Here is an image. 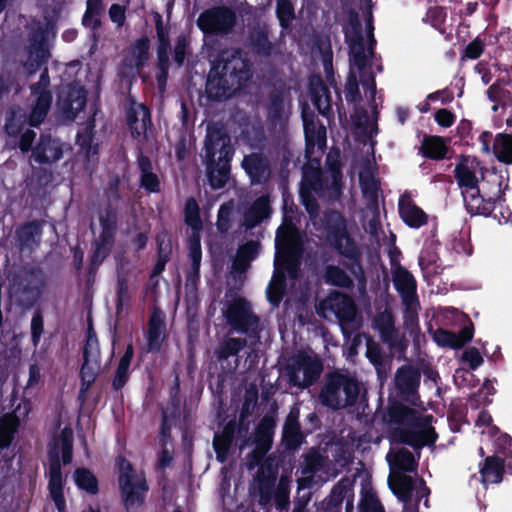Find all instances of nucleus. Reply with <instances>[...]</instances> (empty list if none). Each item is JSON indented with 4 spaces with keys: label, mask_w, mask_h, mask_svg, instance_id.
I'll return each instance as SVG.
<instances>
[{
    "label": "nucleus",
    "mask_w": 512,
    "mask_h": 512,
    "mask_svg": "<svg viewBox=\"0 0 512 512\" xmlns=\"http://www.w3.org/2000/svg\"><path fill=\"white\" fill-rule=\"evenodd\" d=\"M134 358V346L129 342L123 355L120 357L111 380V388L114 392H121L131 377L130 366Z\"/></svg>",
    "instance_id": "obj_33"
},
{
    "label": "nucleus",
    "mask_w": 512,
    "mask_h": 512,
    "mask_svg": "<svg viewBox=\"0 0 512 512\" xmlns=\"http://www.w3.org/2000/svg\"><path fill=\"white\" fill-rule=\"evenodd\" d=\"M324 282L338 288L350 289L354 286L353 279L338 265L329 264L324 269Z\"/></svg>",
    "instance_id": "obj_44"
},
{
    "label": "nucleus",
    "mask_w": 512,
    "mask_h": 512,
    "mask_svg": "<svg viewBox=\"0 0 512 512\" xmlns=\"http://www.w3.org/2000/svg\"><path fill=\"white\" fill-rule=\"evenodd\" d=\"M326 302L340 324H350L355 320L357 307L354 300L349 295L334 292Z\"/></svg>",
    "instance_id": "obj_25"
},
{
    "label": "nucleus",
    "mask_w": 512,
    "mask_h": 512,
    "mask_svg": "<svg viewBox=\"0 0 512 512\" xmlns=\"http://www.w3.org/2000/svg\"><path fill=\"white\" fill-rule=\"evenodd\" d=\"M28 122V117L20 111L10 110L6 114L4 130L10 137L18 136L24 125Z\"/></svg>",
    "instance_id": "obj_56"
},
{
    "label": "nucleus",
    "mask_w": 512,
    "mask_h": 512,
    "mask_svg": "<svg viewBox=\"0 0 512 512\" xmlns=\"http://www.w3.org/2000/svg\"><path fill=\"white\" fill-rule=\"evenodd\" d=\"M454 176L458 186L462 189V196L467 212L470 214L468 197L478 194L479 180L474 170L464 163H458L454 169Z\"/></svg>",
    "instance_id": "obj_30"
},
{
    "label": "nucleus",
    "mask_w": 512,
    "mask_h": 512,
    "mask_svg": "<svg viewBox=\"0 0 512 512\" xmlns=\"http://www.w3.org/2000/svg\"><path fill=\"white\" fill-rule=\"evenodd\" d=\"M44 333V315L41 309H36L30 323L31 342L37 348Z\"/></svg>",
    "instance_id": "obj_63"
},
{
    "label": "nucleus",
    "mask_w": 512,
    "mask_h": 512,
    "mask_svg": "<svg viewBox=\"0 0 512 512\" xmlns=\"http://www.w3.org/2000/svg\"><path fill=\"white\" fill-rule=\"evenodd\" d=\"M51 53L48 47V31L44 26H38L29 34L28 59L24 63L28 75L38 72L42 66H45L40 74L39 81L30 86L31 93L40 91H50L49 71L46 66Z\"/></svg>",
    "instance_id": "obj_8"
},
{
    "label": "nucleus",
    "mask_w": 512,
    "mask_h": 512,
    "mask_svg": "<svg viewBox=\"0 0 512 512\" xmlns=\"http://www.w3.org/2000/svg\"><path fill=\"white\" fill-rule=\"evenodd\" d=\"M349 22L355 34L353 38L347 40L349 44L350 62L358 70L362 71L365 67L369 66V60L365 54L362 25L356 12L351 13Z\"/></svg>",
    "instance_id": "obj_18"
},
{
    "label": "nucleus",
    "mask_w": 512,
    "mask_h": 512,
    "mask_svg": "<svg viewBox=\"0 0 512 512\" xmlns=\"http://www.w3.org/2000/svg\"><path fill=\"white\" fill-rule=\"evenodd\" d=\"M349 485L343 480L333 486L330 494L322 502V512H341L343 500Z\"/></svg>",
    "instance_id": "obj_45"
},
{
    "label": "nucleus",
    "mask_w": 512,
    "mask_h": 512,
    "mask_svg": "<svg viewBox=\"0 0 512 512\" xmlns=\"http://www.w3.org/2000/svg\"><path fill=\"white\" fill-rule=\"evenodd\" d=\"M235 149L226 128L219 123L209 124L204 139V163L209 185L218 190L226 186Z\"/></svg>",
    "instance_id": "obj_2"
},
{
    "label": "nucleus",
    "mask_w": 512,
    "mask_h": 512,
    "mask_svg": "<svg viewBox=\"0 0 512 512\" xmlns=\"http://www.w3.org/2000/svg\"><path fill=\"white\" fill-rule=\"evenodd\" d=\"M145 353L157 354L167 339L166 317L159 307H154L147 323Z\"/></svg>",
    "instance_id": "obj_14"
},
{
    "label": "nucleus",
    "mask_w": 512,
    "mask_h": 512,
    "mask_svg": "<svg viewBox=\"0 0 512 512\" xmlns=\"http://www.w3.org/2000/svg\"><path fill=\"white\" fill-rule=\"evenodd\" d=\"M132 294L129 290L128 279L124 274L117 275L116 283V314L120 315L125 306H129Z\"/></svg>",
    "instance_id": "obj_54"
},
{
    "label": "nucleus",
    "mask_w": 512,
    "mask_h": 512,
    "mask_svg": "<svg viewBox=\"0 0 512 512\" xmlns=\"http://www.w3.org/2000/svg\"><path fill=\"white\" fill-rule=\"evenodd\" d=\"M276 249L274 259L275 276L279 277L280 271H286L290 278L296 279L300 269L298 253L292 246H280L278 242H276Z\"/></svg>",
    "instance_id": "obj_26"
},
{
    "label": "nucleus",
    "mask_w": 512,
    "mask_h": 512,
    "mask_svg": "<svg viewBox=\"0 0 512 512\" xmlns=\"http://www.w3.org/2000/svg\"><path fill=\"white\" fill-rule=\"evenodd\" d=\"M117 482L126 511L144 505L149 486L144 474L138 475L132 463L124 456L116 458Z\"/></svg>",
    "instance_id": "obj_9"
},
{
    "label": "nucleus",
    "mask_w": 512,
    "mask_h": 512,
    "mask_svg": "<svg viewBox=\"0 0 512 512\" xmlns=\"http://www.w3.org/2000/svg\"><path fill=\"white\" fill-rule=\"evenodd\" d=\"M31 94L36 96V101L28 115V124L32 127H38L43 123L49 112V109L52 105L53 96L51 91H40Z\"/></svg>",
    "instance_id": "obj_38"
},
{
    "label": "nucleus",
    "mask_w": 512,
    "mask_h": 512,
    "mask_svg": "<svg viewBox=\"0 0 512 512\" xmlns=\"http://www.w3.org/2000/svg\"><path fill=\"white\" fill-rule=\"evenodd\" d=\"M184 221L192 230L191 233H201L203 222L200 215V207L194 197H188L184 205Z\"/></svg>",
    "instance_id": "obj_50"
},
{
    "label": "nucleus",
    "mask_w": 512,
    "mask_h": 512,
    "mask_svg": "<svg viewBox=\"0 0 512 512\" xmlns=\"http://www.w3.org/2000/svg\"><path fill=\"white\" fill-rule=\"evenodd\" d=\"M76 144L79 146L80 152L84 154L88 161L98 155L99 146L97 143H94V133L92 128L86 127L82 131H79L76 136Z\"/></svg>",
    "instance_id": "obj_51"
},
{
    "label": "nucleus",
    "mask_w": 512,
    "mask_h": 512,
    "mask_svg": "<svg viewBox=\"0 0 512 512\" xmlns=\"http://www.w3.org/2000/svg\"><path fill=\"white\" fill-rule=\"evenodd\" d=\"M296 367L303 372V378L293 372L290 375V381L293 385L308 388L315 384L323 371V364L319 359L312 358L308 355L299 356L296 361Z\"/></svg>",
    "instance_id": "obj_21"
},
{
    "label": "nucleus",
    "mask_w": 512,
    "mask_h": 512,
    "mask_svg": "<svg viewBox=\"0 0 512 512\" xmlns=\"http://www.w3.org/2000/svg\"><path fill=\"white\" fill-rule=\"evenodd\" d=\"M474 335V325L468 318L467 324L459 332H452L444 328H437L433 332V340L440 347L461 349L470 342Z\"/></svg>",
    "instance_id": "obj_19"
},
{
    "label": "nucleus",
    "mask_w": 512,
    "mask_h": 512,
    "mask_svg": "<svg viewBox=\"0 0 512 512\" xmlns=\"http://www.w3.org/2000/svg\"><path fill=\"white\" fill-rule=\"evenodd\" d=\"M238 17L235 10L225 5H215L202 11L196 25L204 35L225 36L233 32Z\"/></svg>",
    "instance_id": "obj_10"
},
{
    "label": "nucleus",
    "mask_w": 512,
    "mask_h": 512,
    "mask_svg": "<svg viewBox=\"0 0 512 512\" xmlns=\"http://www.w3.org/2000/svg\"><path fill=\"white\" fill-rule=\"evenodd\" d=\"M276 17L283 30H289L295 19V9L291 0H277Z\"/></svg>",
    "instance_id": "obj_57"
},
{
    "label": "nucleus",
    "mask_w": 512,
    "mask_h": 512,
    "mask_svg": "<svg viewBox=\"0 0 512 512\" xmlns=\"http://www.w3.org/2000/svg\"><path fill=\"white\" fill-rule=\"evenodd\" d=\"M125 118L133 139L139 140L141 137H146L147 130L152 126L151 111L146 104L138 103L130 94L125 106Z\"/></svg>",
    "instance_id": "obj_11"
},
{
    "label": "nucleus",
    "mask_w": 512,
    "mask_h": 512,
    "mask_svg": "<svg viewBox=\"0 0 512 512\" xmlns=\"http://www.w3.org/2000/svg\"><path fill=\"white\" fill-rule=\"evenodd\" d=\"M149 49L150 40L146 35L141 36L134 42L131 48V55L133 56V62L136 63L138 70H142L149 60Z\"/></svg>",
    "instance_id": "obj_58"
},
{
    "label": "nucleus",
    "mask_w": 512,
    "mask_h": 512,
    "mask_svg": "<svg viewBox=\"0 0 512 512\" xmlns=\"http://www.w3.org/2000/svg\"><path fill=\"white\" fill-rule=\"evenodd\" d=\"M421 374L419 370L411 365H403L396 371L395 386L399 394L408 399L414 395L420 385Z\"/></svg>",
    "instance_id": "obj_29"
},
{
    "label": "nucleus",
    "mask_w": 512,
    "mask_h": 512,
    "mask_svg": "<svg viewBox=\"0 0 512 512\" xmlns=\"http://www.w3.org/2000/svg\"><path fill=\"white\" fill-rule=\"evenodd\" d=\"M306 435L301 430L299 422V411L292 409L283 424L281 443L284 450L294 452L300 448L305 441Z\"/></svg>",
    "instance_id": "obj_22"
},
{
    "label": "nucleus",
    "mask_w": 512,
    "mask_h": 512,
    "mask_svg": "<svg viewBox=\"0 0 512 512\" xmlns=\"http://www.w3.org/2000/svg\"><path fill=\"white\" fill-rule=\"evenodd\" d=\"M63 143L51 134H40L31 158L39 165H52L63 158Z\"/></svg>",
    "instance_id": "obj_15"
},
{
    "label": "nucleus",
    "mask_w": 512,
    "mask_h": 512,
    "mask_svg": "<svg viewBox=\"0 0 512 512\" xmlns=\"http://www.w3.org/2000/svg\"><path fill=\"white\" fill-rule=\"evenodd\" d=\"M431 419L432 416H427L424 419L420 418V424L413 427L417 428L419 443L418 449H421L424 446L434 445L438 439V434L430 423Z\"/></svg>",
    "instance_id": "obj_53"
},
{
    "label": "nucleus",
    "mask_w": 512,
    "mask_h": 512,
    "mask_svg": "<svg viewBox=\"0 0 512 512\" xmlns=\"http://www.w3.org/2000/svg\"><path fill=\"white\" fill-rule=\"evenodd\" d=\"M305 135V156L310 159L314 153L315 146L323 150L326 147V128L319 124L312 129H304Z\"/></svg>",
    "instance_id": "obj_47"
},
{
    "label": "nucleus",
    "mask_w": 512,
    "mask_h": 512,
    "mask_svg": "<svg viewBox=\"0 0 512 512\" xmlns=\"http://www.w3.org/2000/svg\"><path fill=\"white\" fill-rule=\"evenodd\" d=\"M20 425V418L15 412L5 413L0 416V453L12 445Z\"/></svg>",
    "instance_id": "obj_37"
},
{
    "label": "nucleus",
    "mask_w": 512,
    "mask_h": 512,
    "mask_svg": "<svg viewBox=\"0 0 512 512\" xmlns=\"http://www.w3.org/2000/svg\"><path fill=\"white\" fill-rule=\"evenodd\" d=\"M325 229L327 243L342 259V266L347 269L359 283H365L366 277L363 267V253L358 243L350 235L344 217L334 212L333 217L327 220Z\"/></svg>",
    "instance_id": "obj_3"
},
{
    "label": "nucleus",
    "mask_w": 512,
    "mask_h": 512,
    "mask_svg": "<svg viewBox=\"0 0 512 512\" xmlns=\"http://www.w3.org/2000/svg\"><path fill=\"white\" fill-rule=\"evenodd\" d=\"M272 213L270 199L262 195L254 200L251 206L243 214L242 225L246 230H252L262 221L268 219Z\"/></svg>",
    "instance_id": "obj_31"
},
{
    "label": "nucleus",
    "mask_w": 512,
    "mask_h": 512,
    "mask_svg": "<svg viewBox=\"0 0 512 512\" xmlns=\"http://www.w3.org/2000/svg\"><path fill=\"white\" fill-rule=\"evenodd\" d=\"M487 97L494 102L492 110L498 111L499 108L505 113L512 108V80L510 78L497 79L488 89Z\"/></svg>",
    "instance_id": "obj_28"
},
{
    "label": "nucleus",
    "mask_w": 512,
    "mask_h": 512,
    "mask_svg": "<svg viewBox=\"0 0 512 512\" xmlns=\"http://www.w3.org/2000/svg\"><path fill=\"white\" fill-rule=\"evenodd\" d=\"M449 147L445 139L437 135H425L422 139L420 152L423 157L430 160L446 158Z\"/></svg>",
    "instance_id": "obj_40"
},
{
    "label": "nucleus",
    "mask_w": 512,
    "mask_h": 512,
    "mask_svg": "<svg viewBox=\"0 0 512 512\" xmlns=\"http://www.w3.org/2000/svg\"><path fill=\"white\" fill-rule=\"evenodd\" d=\"M266 112L267 119L274 126L287 122L288 114L286 113V93L284 90L275 88L269 92Z\"/></svg>",
    "instance_id": "obj_32"
},
{
    "label": "nucleus",
    "mask_w": 512,
    "mask_h": 512,
    "mask_svg": "<svg viewBox=\"0 0 512 512\" xmlns=\"http://www.w3.org/2000/svg\"><path fill=\"white\" fill-rule=\"evenodd\" d=\"M328 186V178L324 177L320 167L310 165L304 168L301 188H307L309 191L322 195L328 189Z\"/></svg>",
    "instance_id": "obj_41"
},
{
    "label": "nucleus",
    "mask_w": 512,
    "mask_h": 512,
    "mask_svg": "<svg viewBox=\"0 0 512 512\" xmlns=\"http://www.w3.org/2000/svg\"><path fill=\"white\" fill-rule=\"evenodd\" d=\"M45 221L31 220L22 223L15 231L20 250L33 251L41 243Z\"/></svg>",
    "instance_id": "obj_24"
},
{
    "label": "nucleus",
    "mask_w": 512,
    "mask_h": 512,
    "mask_svg": "<svg viewBox=\"0 0 512 512\" xmlns=\"http://www.w3.org/2000/svg\"><path fill=\"white\" fill-rule=\"evenodd\" d=\"M83 362L79 371L80 389L79 398H84L95 383L99 374V358L82 357Z\"/></svg>",
    "instance_id": "obj_39"
},
{
    "label": "nucleus",
    "mask_w": 512,
    "mask_h": 512,
    "mask_svg": "<svg viewBox=\"0 0 512 512\" xmlns=\"http://www.w3.org/2000/svg\"><path fill=\"white\" fill-rule=\"evenodd\" d=\"M153 18L155 22V30L158 41L156 52H170L171 43L169 36V28L164 26L162 15L159 12H154Z\"/></svg>",
    "instance_id": "obj_59"
},
{
    "label": "nucleus",
    "mask_w": 512,
    "mask_h": 512,
    "mask_svg": "<svg viewBox=\"0 0 512 512\" xmlns=\"http://www.w3.org/2000/svg\"><path fill=\"white\" fill-rule=\"evenodd\" d=\"M141 70H138L136 63L132 59L124 58L118 69V77L126 85V90L130 93L133 83L136 81L137 75Z\"/></svg>",
    "instance_id": "obj_60"
},
{
    "label": "nucleus",
    "mask_w": 512,
    "mask_h": 512,
    "mask_svg": "<svg viewBox=\"0 0 512 512\" xmlns=\"http://www.w3.org/2000/svg\"><path fill=\"white\" fill-rule=\"evenodd\" d=\"M233 206L231 203H223L217 213L216 227L220 233H227L232 226Z\"/></svg>",
    "instance_id": "obj_64"
},
{
    "label": "nucleus",
    "mask_w": 512,
    "mask_h": 512,
    "mask_svg": "<svg viewBox=\"0 0 512 512\" xmlns=\"http://www.w3.org/2000/svg\"><path fill=\"white\" fill-rule=\"evenodd\" d=\"M87 91L77 83H71L59 94L58 105L63 114L74 119L86 106Z\"/></svg>",
    "instance_id": "obj_17"
},
{
    "label": "nucleus",
    "mask_w": 512,
    "mask_h": 512,
    "mask_svg": "<svg viewBox=\"0 0 512 512\" xmlns=\"http://www.w3.org/2000/svg\"><path fill=\"white\" fill-rule=\"evenodd\" d=\"M45 286V276L39 267H24L13 275L9 292L16 305L27 310L40 301Z\"/></svg>",
    "instance_id": "obj_6"
},
{
    "label": "nucleus",
    "mask_w": 512,
    "mask_h": 512,
    "mask_svg": "<svg viewBox=\"0 0 512 512\" xmlns=\"http://www.w3.org/2000/svg\"><path fill=\"white\" fill-rule=\"evenodd\" d=\"M276 422L273 416L265 415L258 423L255 434V447L262 448L266 451L271 449L273 443V434Z\"/></svg>",
    "instance_id": "obj_42"
},
{
    "label": "nucleus",
    "mask_w": 512,
    "mask_h": 512,
    "mask_svg": "<svg viewBox=\"0 0 512 512\" xmlns=\"http://www.w3.org/2000/svg\"><path fill=\"white\" fill-rule=\"evenodd\" d=\"M73 476L78 489L85 491L90 495H96L99 492V481L94 473L88 468H76Z\"/></svg>",
    "instance_id": "obj_48"
},
{
    "label": "nucleus",
    "mask_w": 512,
    "mask_h": 512,
    "mask_svg": "<svg viewBox=\"0 0 512 512\" xmlns=\"http://www.w3.org/2000/svg\"><path fill=\"white\" fill-rule=\"evenodd\" d=\"M481 483L499 484L502 482L505 473V460L497 455L488 456L480 465L479 470Z\"/></svg>",
    "instance_id": "obj_35"
},
{
    "label": "nucleus",
    "mask_w": 512,
    "mask_h": 512,
    "mask_svg": "<svg viewBox=\"0 0 512 512\" xmlns=\"http://www.w3.org/2000/svg\"><path fill=\"white\" fill-rule=\"evenodd\" d=\"M393 470L401 473L413 472L417 468V462L413 453L407 448H400L394 455L393 461L390 462Z\"/></svg>",
    "instance_id": "obj_52"
},
{
    "label": "nucleus",
    "mask_w": 512,
    "mask_h": 512,
    "mask_svg": "<svg viewBox=\"0 0 512 512\" xmlns=\"http://www.w3.org/2000/svg\"><path fill=\"white\" fill-rule=\"evenodd\" d=\"M393 284L399 293L403 304L410 308L414 304H419L417 296V283L413 274L405 267L399 265L393 271Z\"/></svg>",
    "instance_id": "obj_20"
},
{
    "label": "nucleus",
    "mask_w": 512,
    "mask_h": 512,
    "mask_svg": "<svg viewBox=\"0 0 512 512\" xmlns=\"http://www.w3.org/2000/svg\"><path fill=\"white\" fill-rule=\"evenodd\" d=\"M492 149L498 161L507 165L512 164V134L498 133Z\"/></svg>",
    "instance_id": "obj_49"
},
{
    "label": "nucleus",
    "mask_w": 512,
    "mask_h": 512,
    "mask_svg": "<svg viewBox=\"0 0 512 512\" xmlns=\"http://www.w3.org/2000/svg\"><path fill=\"white\" fill-rule=\"evenodd\" d=\"M360 385L358 379L347 372H327L318 395L319 402L332 410L353 407L359 398Z\"/></svg>",
    "instance_id": "obj_4"
},
{
    "label": "nucleus",
    "mask_w": 512,
    "mask_h": 512,
    "mask_svg": "<svg viewBox=\"0 0 512 512\" xmlns=\"http://www.w3.org/2000/svg\"><path fill=\"white\" fill-rule=\"evenodd\" d=\"M387 416L390 423L411 428L419 425L421 418L417 410L410 408L399 401H392L389 403Z\"/></svg>",
    "instance_id": "obj_34"
},
{
    "label": "nucleus",
    "mask_w": 512,
    "mask_h": 512,
    "mask_svg": "<svg viewBox=\"0 0 512 512\" xmlns=\"http://www.w3.org/2000/svg\"><path fill=\"white\" fill-rule=\"evenodd\" d=\"M251 346L250 339L230 337L223 340L214 351L215 357L219 361L228 360L230 357L238 356L239 352L245 347Z\"/></svg>",
    "instance_id": "obj_43"
},
{
    "label": "nucleus",
    "mask_w": 512,
    "mask_h": 512,
    "mask_svg": "<svg viewBox=\"0 0 512 512\" xmlns=\"http://www.w3.org/2000/svg\"><path fill=\"white\" fill-rule=\"evenodd\" d=\"M136 162L140 173V187L149 194L160 193L161 181L159 176L153 171V164L150 157L145 155L142 150L139 149Z\"/></svg>",
    "instance_id": "obj_27"
},
{
    "label": "nucleus",
    "mask_w": 512,
    "mask_h": 512,
    "mask_svg": "<svg viewBox=\"0 0 512 512\" xmlns=\"http://www.w3.org/2000/svg\"><path fill=\"white\" fill-rule=\"evenodd\" d=\"M398 213L401 220L412 229H419L428 222V214L411 199L408 192L399 198Z\"/></svg>",
    "instance_id": "obj_23"
},
{
    "label": "nucleus",
    "mask_w": 512,
    "mask_h": 512,
    "mask_svg": "<svg viewBox=\"0 0 512 512\" xmlns=\"http://www.w3.org/2000/svg\"><path fill=\"white\" fill-rule=\"evenodd\" d=\"M505 173L506 176L496 168L482 171L478 194L467 196L471 216L490 217L496 208V204L505 202V191L509 187L507 169H505Z\"/></svg>",
    "instance_id": "obj_5"
},
{
    "label": "nucleus",
    "mask_w": 512,
    "mask_h": 512,
    "mask_svg": "<svg viewBox=\"0 0 512 512\" xmlns=\"http://www.w3.org/2000/svg\"><path fill=\"white\" fill-rule=\"evenodd\" d=\"M373 325L380 333L383 341L391 342L395 340L397 330L395 328L394 316L391 311L384 310L383 312L378 313L374 318Z\"/></svg>",
    "instance_id": "obj_46"
},
{
    "label": "nucleus",
    "mask_w": 512,
    "mask_h": 512,
    "mask_svg": "<svg viewBox=\"0 0 512 512\" xmlns=\"http://www.w3.org/2000/svg\"><path fill=\"white\" fill-rule=\"evenodd\" d=\"M241 166L249 177L251 185H263L271 177V163L262 152L244 155Z\"/></svg>",
    "instance_id": "obj_16"
},
{
    "label": "nucleus",
    "mask_w": 512,
    "mask_h": 512,
    "mask_svg": "<svg viewBox=\"0 0 512 512\" xmlns=\"http://www.w3.org/2000/svg\"><path fill=\"white\" fill-rule=\"evenodd\" d=\"M223 316L232 332L250 339L251 346L259 343L262 331L261 321L246 298L236 297L230 300L226 304Z\"/></svg>",
    "instance_id": "obj_7"
},
{
    "label": "nucleus",
    "mask_w": 512,
    "mask_h": 512,
    "mask_svg": "<svg viewBox=\"0 0 512 512\" xmlns=\"http://www.w3.org/2000/svg\"><path fill=\"white\" fill-rule=\"evenodd\" d=\"M247 431V426L238 423L234 418L229 420L221 431L214 433L212 446L219 463L223 464L228 460L236 436L245 437Z\"/></svg>",
    "instance_id": "obj_13"
},
{
    "label": "nucleus",
    "mask_w": 512,
    "mask_h": 512,
    "mask_svg": "<svg viewBox=\"0 0 512 512\" xmlns=\"http://www.w3.org/2000/svg\"><path fill=\"white\" fill-rule=\"evenodd\" d=\"M251 62L240 49L222 51L208 74L205 93L211 101L229 99L252 79Z\"/></svg>",
    "instance_id": "obj_1"
},
{
    "label": "nucleus",
    "mask_w": 512,
    "mask_h": 512,
    "mask_svg": "<svg viewBox=\"0 0 512 512\" xmlns=\"http://www.w3.org/2000/svg\"><path fill=\"white\" fill-rule=\"evenodd\" d=\"M388 485L393 494L405 505L410 503L414 491V480L411 476L394 471L388 478Z\"/></svg>",
    "instance_id": "obj_36"
},
{
    "label": "nucleus",
    "mask_w": 512,
    "mask_h": 512,
    "mask_svg": "<svg viewBox=\"0 0 512 512\" xmlns=\"http://www.w3.org/2000/svg\"><path fill=\"white\" fill-rule=\"evenodd\" d=\"M188 258L192 266H201V233H191L187 239Z\"/></svg>",
    "instance_id": "obj_61"
},
{
    "label": "nucleus",
    "mask_w": 512,
    "mask_h": 512,
    "mask_svg": "<svg viewBox=\"0 0 512 512\" xmlns=\"http://www.w3.org/2000/svg\"><path fill=\"white\" fill-rule=\"evenodd\" d=\"M250 44L253 52L261 57L268 58L272 54L273 45L269 40L267 32L258 30L251 34Z\"/></svg>",
    "instance_id": "obj_55"
},
{
    "label": "nucleus",
    "mask_w": 512,
    "mask_h": 512,
    "mask_svg": "<svg viewBox=\"0 0 512 512\" xmlns=\"http://www.w3.org/2000/svg\"><path fill=\"white\" fill-rule=\"evenodd\" d=\"M49 472H48V491L58 512L66 511V500L64 497L65 479L62 474L60 456L57 443L50 447L48 451Z\"/></svg>",
    "instance_id": "obj_12"
},
{
    "label": "nucleus",
    "mask_w": 512,
    "mask_h": 512,
    "mask_svg": "<svg viewBox=\"0 0 512 512\" xmlns=\"http://www.w3.org/2000/svg\"><path fill=\"white\" fill-rule=\"evenodd\" d=\"M60 445L62 457L60 462L68 465L73 459V432L70 428H64L60 433Z\"/></svg>",
    "instance_id": "obj_62"
}]
</instances>
